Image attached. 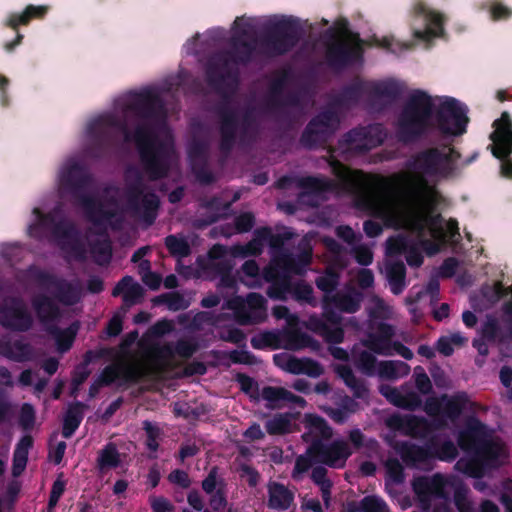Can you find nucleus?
<instances>
[{
    "label": "nucleus",
    "instance_id": "3c124183",
    "mask_svg": "<svg viewBox=\"0 0 512 512\" xmlns=\"http://www.w3.org/2000/svg\"><path fill=\"white\" fill-rule=\"evenodd\" d=\"M121 463L120 453L116 445L107 443L98 453L97 467L100 471L117 468Z\"/></svg>",
    "mask_w": 512,
    "mask_h": 512
},
{
    "label": "nucleus",
    "instance_id": "13d9d810",
    "mask_svg": "<svg viewBox=\"0 0 512 512\" xmlns=\"http://www.w3.org/2000/svg\"><path fill=\"white\" fill-rule=\"evenodd\" d=\"M165 246L171 256L176 258H184L190 255L191 248L188 241L183 237L176 235H168L165 240Z\"/></svg>",
    "mask_w": 512,
    "mask_h": 512
},
{
    "label": "nucleus",
    "instance_id": "69168bd1",
    "mask_svg": "<svg viewBox=\"0 0 512 512\" xmlns=\"http://www.w3.org/2000/svg\"><path fill=\"white\" fill-rule=\"evenodd\" d=\"M250 342L251 346L257 350H262L268 347L272 349L280 348L279 336L272 331H265L259 335L253 336Z\"/></svg>",
    "mask_w": 512,
    "mask_h": 512
},
{
    "label": "nucleus",
    "instance_id": "09e8293b",
    "mask_svg": "<svg viewBox=\"0 0 512 512\" xmlns=\"http://www.w3.org/2000/svg\"><path fill=\"white\" fill-rule=\"evenodd\" d=\"M284 347L293 351L303 348L317 350L320 345L316 339L305 332L291 331L286 334V344Z\"/></svg>",
    "mask_w": 512,
    "mask_h": 512
},
{
    "label": "nucleus",
    "instance_id": "473e14b6",
    "mask_svg": "<svg viewBox=\"0 0 512 512\" xmlns=\"http://www.w3.org/2000/svg\"><path fill=\"white\" fill-rule=\"evenodd\" d=\"M122 296L123 304L130 307L140 301L144 295L142 286L135 282L132 276L126 275L121 278L112 290V296Z\"/></svg>",
    "mask_w": 512,
    "mask_h": 512
},
{
    "label": "nucleus",
    "instance_id": "f704fd0d",
    "mask_svg": "<svg viewBox=\"0 0 512 512\" xmlns=\"http://www.w3.org/2000/svg\"><path fill=\"white\" fill-rule=\"evenodd\" d=\"M199 350V343L197 340L178 339L174 345V347L170 345H164L156 348V354L160 358L171 359L175 356H179L183 359H190L197 351Z\"/></svg>",
    "mask_w": 512,
    "mask_h": 512
},
{
    "label": "nucleus",
    "instance_id": "338daca9",
    "mask_svg": "<svg viewBox=\"0 0 512 512\" xmlns=\"http://www.w3.org/2000/svg\"><path fill=\"white\" fill-rule=\"evenodd\" d=\"M142 425V429L145 431L146 435L145 445L147 449L151 452H156L159 448L158 440L162 435V430L159 428V426L148 420H145Z\"/></svg>",
    "mask_w": 512,
    "mask_h": 512
},
{
    "label": "nucleus",
    "instance_id": "c03bdc74",
    "mask_svg": "<svg viewBox=\"0 0 512 512\" xmlns=\"http://www.w3.org/2000/svg\"><path fill=\"white\" fill-rule=\"evenodd\" d=\"M297 186L310 194H321L332 191L335 187L333 180L326 177L304 176L296 179Z\"/></svg>",
    "mask_w": 512,
    "mask_h": 512
},
{
    "label": "nucleus",
    "instance_id": "2eb2a0df",
    "mask_svg": "<svg viewBox=\"0 0 512 512\" xmlns=\"http://www.w3.org/2000/svg\"><path fill=\"white\" fill-rule=\"evenodd\" d=\"M386 137V132L381 124L359 126L349 130L338 141L342 153L365 154L380 146Z\"/></svg>",
    "mask_w": 512,
    "mask_h": 512
},
{
    "label": "nucleus",
    "instance_id": "dca6fc26",
    "mask_svg": "<svg viewBox=\"0 0 512 512\" xmlns=\"http://www.w3.org/2000/svg\"><path fill=\"white\" fill-rule=\"evenodd\" d=\"M38 282L53 300L65 306L76 305L82 298V284L76 279L69 281L53 273L44 272L34 266V282Z\"/></svg>",
    "mask_w": 512,
    "mask_h": 512
},
{
    "label": "nucleus",
    "instance_id": "a18cd8bd",
    "mask_svg": "<svg viewBox=\"0 0 512 512\" xmlns=\"http://www.w3.org/2000/svg\"><path fill=\"white\" fill-rule=\"evenodd\" d=\"M429 446L432 453V460L438 459L444 462H452L458 456V449L451 440L440 442L436 437L429 440Z\"/></svg>",
    "mask_w": 512,
    "mask_h": 512
},
{
    "label": "nucleus",
    "instance_id": "0eeeda50",
    "mask_svg": "<svg viewBox=\"0 0 512 512\" xmlns=\"http://www.w3.org/2000/svg\"><path fill=\"white\" fill-rule=\"evenodd\" d=\"M460 152L452 145L434 146L411 156L407 167L427 177L450 179L459 174Z\"/></svg>",
    "mask_w": 512,
    "mask_h": 512
},
{
    "label": "nucleus",
    "instance_id": "ea45409f",
    "mask_svg": "<svg viewBox=\"0 0 512 512\" xmlns=\"http://www.w3.org/2000/svg\"><path fill=\"white\" fill-rule=\"evenodd\" d=\"M337 375L345 385L352 391L353 396L358 399H365L369 395V389L363 379L357 378L348 365H338L335 369Z\"/></svg>",
    "mask_w": 512,
    "mask_h": 512
},
{
    "label": "nucleus",
    "instance_id": "052dcab7",
    "mask_svg": "<svg viewBox=\"0 0 512 512\" xmlns=\"http://www.w3.org/2000/svg\"><path fill=\"white\" fill-rule=\"evenodd\" d=\"M154 305L165 304L171 311L184 310L188 307L183 295L178 292L164 293L152 300Z\"/></svg>",
    "mask_w": 512,
    "mask_h": 512
},
{
    "label": "nucleus",
    "instance_id": "49530a36",
    "mask_svg": "<svg viewBox=\"0 0 512 512\" xmlns=\"http://www.w3.org/2000/svg\"><path fill=\"white\" fill-rule=\"evenodd\" d=\"M102 355V351H86L83 356V361L73 370L71 381L72 386H81L87 380L91 374V371L88 368L89 364L97 359H100Z\"/></svg>",
    "mask_w": 512,
    "mask_h": 512
},
{
    "label": "nucleus",
    "instance_id": "6e6d98bb",
    "mask_svg": "<svg viewBox=\"0 0 512 512\" xmlns=\"http://www.w3.org/2000/svg\"><path fill=\"white\" fill-rule=\"evenodd\" d=\"M317 331L327 343L339 344L344 340V330L339 325L331 326L323 320H317L315 323Z\"/></svg>",
    "mask_w": 512,
    "mask_h": 512
},
{
    "label": "nucleus",
    "instance_id": "a19ab883",
    "mask_svg": "<svg viewBox=\"0 0 512 512\" xmlns=\"http://www.w3.org/2000/svg\"><path fill=\"white\" fill-rule=\"evenodd\" d=\"M86 405L80 401H75L68 406L63 418L62 436L70 438L80 426Z\"/></svg>",
    "mask_w": 512,
    "mask_h": 512
},
{
    "label": "nucleus",
    "instance_id": "c85d7f7f",
    "mask_svg": "<svg viewBox=\"0 0 512 512\" xmlns=\"http://www.w3.org/2000/svg\"><path fill=\"white\" fill-rule=\"evenodd\" d=\"M34 314L38 317L45 331L51 325H57L62 317V312L57 303L51 297L45 295H34Z\"/></svg>",
    "mask_w": 512,
    "mask_h": 512
},
{
    "label": "nucleus",
    "instance_id": "6ab92c4d",
    "mask_svg": "<svg viewBox=\"0 0 512 512\" xmlns=\"http://www.w3.org/2000/svg\"><path fill=\"white\" fill-rule=\"evenodd\" d=\"M51 236L64 253L79 261L86 258V249L81 239V233L72 221L65 218L58 221L52 220Z\"/></svg>",
    "mask_w": 512,
    "mask_h": 512
},
{
    "label": "nucleus",
    "instance_id": "aec40b11",
    "mask_svg": "<svg viewBox=\"0 0 512 512\" xmlns=\"http://www.w3.org/2000/svg\"><path fill=\"white\" fill-rule=\"evenodd\" d=\"M306 454L314 460V463L341 468L351 456V451L343 440H334L327 444L320 438H313Z\"/></svg>",
    "mask_w": 512,
    "mask_h": 512
},
{
    "label": "nucleus",
    "instance_id": "f03ea898",
    "mask_svg": "<svg viewBox=\"0 0 512 512\" xmlns=\"http://www.w3.org/2000/svg\"><path fill=\"white\" fill-rule=\"evenodd\" d=\"M466 105L446 97L435 110L432 97L424 90H414L404 102L398 117L396 135L403 144H412L436 128L443 136H460L469 122Z\"/></svg>",
    "mask_w": 512,
    "mask_h": 512
},
{
    "label": "nucleus",
    "instance_id": "864d4df0",
    "mask_svg": "<svg viewBox=\"0 0 512 512\" xmlns=\"http://www.w3.org/2000/svg\"><path fill=\"white\" fill-rule=\"evenodd\" d=\"M468 402V394L466 392H458L445 400L443 414L449 419L455 420L460 417Z\"/></svg>",
    "mask_w": 512,
    "mask_h": 512
},
{
    "label": "nucleus",
    "instance_id": "423d86ee",
    "mask_svg": "<svg viewBox=\"0 0 512 512\" xmlns=\"http://www.w3.org/2000/svg\"><path fill=\"white\" fill-rule=\"evenodd\" d=\"M324 48V63L333 72L339 73L362 62L363 40L359 33L349 28V22L342 19L337 27L327 28L321 35Z\"/></svg>",
    "mask_w": 512,
    "mask_h": 512
},
{
    "label": "nucleus",
    "instance_id": "e2e57ef3",
    "mask_svg": "<svg viewBox=\"0 0 512 512\" xmlns=\"http://www.w3.org/2000/svg\"><path fill=\"white\" fill-rule=\"evenodd\" d=\"M291 419L288 414H276L265 423L269 435H284L290 432Z\"/></svg>",
    "mask_w": 512,
    "mask_h": 512
},
{
    "label": "nucleus",
    "instance_id": "b1692460",
    "mask_svg": "<svg viewBox=\"0 0 512 512\" xmlns=\"http://www.w3.org/2000/svg\"><path fill=\"white\" fill-rule=\"evenodd\" d=\"M312 256V249L310 247L302 249L297 254L282 251L275 258V263L277 268L284 273L303 276L306 274L307 267L312 262Z\"/></svg>",
    "mask_w": 512,
    "mask_h": 512
},
{
    "label": "nucleus",
    "instance_id": "7c9ffc66",
    "mask_svg": "<svg viewBox=\"0 0 512 512\" xmlns=\"http://www.w3.org/2000/svg\"><path fill=\"white\" fill-rule=\"evenodd\" d=\"M268 502L270 509L277 511L288 510L294 502L295 494L286 485L277 481L267 484Z\"/></svg>",
    "mask_w": 512,
    "mask_h": 512
},
{
    "label": "nucleus",
    "instance_id": "37998d69",
    "mask_svg": "<svg viewBox=\"0 0 512 512\" xmlns=\"http://www.w3.org/2000/svg\"><path fill=\"white\" fill-rule=\"evenodd\" d=\"M306 424L310 432L302 435L305 442H311V434H314V438H320L322 440H329L332 437V428L323 417L316 414H307Z\"/></svg>",
    "mask_w": 512,
    "mask_h": 512
},
{
    "label": "nucleus",
    "instance_id": "4d7b16f0",
    "mask_svg": "<svg viewBox=\"0 0 512 512\" xmlns=\"http://www.w3.org/2000/svg\"><path fill=\"white\" fill-rule=\"evenodd\" d=\"M90 251L98 264H109L112 258V243L109 238L98 239L91 244Z\"/></svg>",
    "mask_w": 512,
    "mask_h": 512
},
{
    "label": "nucleus",
    "instance_id": "412c9836",
    "mask_svg": "<svg viewBox=\"0 0 512 512\" xmlns=\"http://www.w3.org/2000/svg\"><path fill=\"white\" fill-rule=\"evenodd\" d=\"M0 325L11 331H26L32 327V315L20 297L7 296L2 299Z\"/></svg>",
    "mask_w": 512,
    "mask_h": 512
},
{
    "label": "nucleus",
    "instance_id": "20e7f679",
    "mask_svg": "<svg viewBox=\"0 0 512 512\" xmlns=\"http://www.w3.org/2000/svg\"><path fill=\"white\" fill-rule=\"evenodd\" d=\"M458 446L469 458H460L455 469L472 478H482L489 470L501 465L503 446L487 439V428L477 417L467 419L465 428L458 435Z\"/></svg>",
    "mask_w": 512,
    "mask_h": 512
},
{
    "label": "nucleus",
    "instance_id": "4c0bfd02",
    "mask_svg": "<svg viewBox=\"0 0 512 512\" xmlns=\"http://www.w3.org/2000/svg\"><path fill=\"white\" fill-rule=\"evenodd\" d=\"M79 327V322L74 321L65 329L60 328L58 324L51 325L46 332L55 340L57 351L65 353L71 349Z\"/></svg>",
    "mask_w": 512,
    "mask_h": 512
},
{
    "label": "nucleus",
    "instance_id": "9d476101",
    "mask_svg": "<svg viewBox=\"0 0 512 512\" xmlns=\"http://www.w3.org/2000/svg\"><path fill=\"white\" fill-rule=\"evenodd\" d=\"M219 119L220 143L219 149L223 153H230L237 140V134L241 140H245L251 132L256 131V118L253 108H247L239 125L237 111L228 105H221L217 109Z\"/></svg>",
    "mask_w": 512,
    "mask_h": 512
},
{
    "label": "nucleus",
    "instance_id": "c9c22d12",
    "mask_svg": "<svg viewBox=\"0 0 512 512\" xmlns=\"http://www.w3.org/2000/svg\"><path fill=\"white\" fill-rule=\"evenodd\" d=\"M140 377L141 372L136 367L128 366L125 368H119L118 366L111 364L107 365L102 370L97 379L100 381V385L110 386L118 378H122L129 383H136L139 381Z\"/></svg>",
    "mask_w": 512,
    "mask_h": 512
},
{
    "label": "nucleus",
    "instance_id": "bb28decb",
    "mask_svg": "<svg viewBox=\"0 0 512 512\" xmlns=\"http://www.w3.org/2000/svg\"><path fill=\"white\" fill-rule=\"evenodd\" d=\"M445 477L436 473L431 477L418 476L412 481V488L421 501L429 500L432 496L441 497L446 486Z\"/></svg>",
    "mask_w": 512,
    "mask_h": 512
},
{
    "label": "nucleus",
    "instance_id": "6e6552de",
    "mask_svg": "<svg viewBox=\"0 0 512 512\" xmlns=\"http://www.w3.org/2000/svg\"><path fill=\"white\" fill-rule=\"evenodd\" d=\"M302 36V28L294 17H282L269 24L259 41L256 54L267 57L283 56L296 47ZM257 43L256 39H253Z\"/></svg>",
    "mask_w": 512,
    "mask_h": 512
},
{
    "label": "nucleus",
    "instance_id": "4468645a",
    "mask_svg": "<svg viewBox=\"0 0 512 512\" xmlns=\"http://www.w3.org/2000/svg\"><path fill=\"white\" fill-rule=\"evenodd\" d=\"M412 35L415 39L430 43L445 35L444 14L429 8L423 1H416L412 7Z\"/></svg>",
    "mask_w": 512,
    "mask_h": 512
},
{
    "label": "nucleus",
    "instance_id": "a878e982",
    "mask_svg": "<svg viewBox=\"0 0 512 512\" xmlns=\"http://www.w3.org/2000/svg\"><path fill=\"white\" fill-rule=\"evenodd\" d=\"M401 460L408 468H419L421 465H431L432 453L429 441L425 446L412 442H402L397 448Z\"/></svg>",
    "mask_w": 512,
    "mask_h": 512
},
{
    "label": "nucleus",
    "instance_id": "603ef678",
    "mask_svg": "<svg viewBox=\"0 0 512 512\" xmlns=\"http://www.w3.org/2000/svg\"><path fill=\"white\" fill-rule=\"evenodd\" d=\"M409 371V365L403 361L387 360L378 363V375L384 379L394 380L408 375Z\"/></svg>",
    "mask_w": 512,
    "mask_h": 512
},
{
    "label": "nucleus",
    "instance_id": "72a5a7b5",
    "mask_svg": "<svg viewBox=\"0 0 512 512\" xmlns=\"http://www.w3.org/2000/svg\"><path fill=\"white\" fill-rule=\"evenodd\" d=\"M364 93V85L360 80L344 86L341 91L333 97L327 107L335 108H351L358 104Z\"/></svg>",
    "mask_w": 512,
    "mask_h": 512
},
{
    "label": "nucleus",
    "instance_id": "39448f33",
    "mask_svg": "<svg viewBox=\"0 0 512 512\" xmlns=\"http://www.w3.org/2000/svg\"><path fill=\"white\" fill-rule=\"evenodd\" d=\"M234 27L229 48L211 57L205 68L206 81L217 92H223L228 79L238 81V72L230 69V63L246 66L255 58L256 42L245 39L252 28L250 22L237 17Z\"/></svg>",
    "mask_w": 512,
    "mask_h": 512
},
{
    "label": "nucleus",
    "instance_id": "7ed1b4c3",
    "mask_svg": "<svg viewBox=\"0 0 512 512\" xmlns=\"http://www.w3.org/2000/svg\"><path fill=\"white\" fill-rule=\"evenodd\" d=\"M441 195L429 187L425 179L411 183L403 195L406 211L402 212L390 203H372L367 197L363 199L371 205V213L383 221L388 228H399L402 222L423 234L427 226H438L443 217L435 213L440 203Z\"/></svg>",
    "mask_w": 512,
    "mask_h": 512
},
{
    "label": "nucleus",
    "instance_id": "cd10ccee",
    "mask_svg": "<svg viewBox=\"0 0 512 512\" xmlns=\"http://www.w3.org/2000/svg\"><path fill=\"white\" fill-rule=\"evenodd\" d=\"M265 279L270 283L267 288L269 298L278 301H286L291 292L292 278L278 268L265 271Z\"/></svg>",
    "mask_w": 512,
    "mask_h": 512
},
{
    "label": "nucleus",
    "instance_id": "ddd939ff",
    "mask_svg": "<svg viewBox=\"0 0 512 512\" xmlns=\"http://www.w3.org/2000/svg\"><path fill=\"white\" fill-rule=\"evenodd\" d=\"M60 185L69 192L88 212L96 207V199L87 193L93 177L87 168L78 163L68 164L60 173Z\"/></svg>",
    "mask_w": 512,
    "mask_h": 512
},
{
    "label": "nucleus",
    "instance_id": "5701e85b",
    "mask_svg": "<svg viewBox=\"0 0 512 512\" xmlns=\"http://www.w3.org/2000/svg\"><path fill=\"white\" fill-rule=\"evenodd\" d=\"M503 323L501 327L496 317L488 315L481 326V336L485 341L499 344L512 343V301L503 305Z\"/></svg>",
    "mask_w": 512,
    "mask_h": 512
},
{
    "label": "nucleus",
    "instance_id": "8fccbe9b",
    "mask_svg": "<svg viewBox=\"0 0 512 512\" xmlns=\"http://www.w3.org/2000/svg\"><path fill=\"white\" fill-rule=\"evenodd\" d=\"M30 446H32V435L26 434L14 451L12 464V475L14 477L20 476L24 471L28 459V448Z\"/></svg>",
    "mask_w": 512,
    "mask_h": 512
},
{
    "label": "nucleus",
    "instance_id": "9b49d317",
    "mask_svg": "<svg viewBox=\"0 0 512 512\" xmlns=\"http://www.w3.org/2000/svg\"><path fill=\"white\" fill-rule=\"evenodd\" d=\"M143 177L136 172L132 181L126 179L124 196L127 210L146 225L154 224L160 208V199L154 191H146Z\"/></svg>",
    "mask_w": 512,
    "mask_h": 512
},
{
    "label": "nucleus",
    "instance_id": "a211bd4d",
    "mask_svg": "<svg viewBox=\"0 0 512 512\" xmlns=\"http://www.w3.org/2000/svg\"><path fill=\"white\" fill-rule=\"evenodd\" d=\"M124 112H132L144 120H156L166 117L165 103L161 96L152 89L131 92L123 107Z\"/></svg>",
    "mask_w": 512,
    "mask_h": 512
},
{
    "label": "nucleus",
    "instance_id": "58836bf2",
    "mask_svg": "<svg viewBox=\"0 0 512 512\" xmlns=\"http://www.w3.org/2000/svg\"><path fill=\"white\" fill-rule=\"evenodd\" d=\"M31 20L32 4H28L22 13H13L8 17L6 27L12 29L16 33V37L14 40L4 43V49L7 52H12L21 43L23 35L20 33V27L28 26Z\"/></svg>",
    "mask_w": 512,
    "mask_h": 512
},
{
    "label": "nucleus",
    "instance_id": "e433bc0d",
    "mask_svg": "<svg viewBox=\"0 0 512 512\" xmlns=\"http://www.w3.org/2000/svg\"><path fill=\"white\" fill-rule=\"evenodd\" d=\"M0 355L17 362L28 361L32 359V345L4 336L0 338Z\"/></svg>",
    "mask_w": 512,
    "mask_h": 512
},
{
    "label": "nucleus",
    "instance_id": "1a4fd4ad",
    "mask_svg": "<svg viewBox=\"0 0 512 512\" xmlns=\"http://www.w3.org/2000/svg\"><path fill=\"white\" fill-rule=\"evenodd\" d=\"M291 77L292 73L290 70H281L277 76L270 81L268 87L267 109L277 120L283 123H290L292 121L290 108H304L308 95V89L305 86L290 90L283 95L284 88L290 82Z\"/></svg>",
    "mask_w": 512,
    "mask_h": 512
},
{
    "label": "nucleus",
    "instance_id": "680f3d73",
    "mask_svg": "<svg viewBox=\"0 0 512 512\" xmlns=\"http://www.w3.org/2000/svg\"><path fill=\"white\" fill-rule=\"evenodd\" d=\"M340 275L333 268H327L325 272L315 280L317 288L326 295L332 293L339 285Z\"/></svg>",
    "mask_w": 512,
    "mask_h": 512
},
{
    "label": "nucleus",
    "instance_id": "bf43d9fd",
    "mask_svg": "<svg viewBox=\"0 0 512 512\" xmlns=\"http://www.w3.org/2000/svg\"><path fill=\"white\" fill-rule=\"evenodd\" d=\"M393 342L385 341L373 333H368L366 339L362 340V345L374 354L381 356H392L391 346Z\"/></svg>",
    "mask_w": 512,
    "mask_h": 512
},
{
    "label": "nucleus",
    "instance_id": "2f4dec72",
    "mask_svg": "<svg viewBox=\"0 0 512 512\" xmlns=\"http://www.w3.org/2000/svg\"><path fill=\"white\" fill-rule=\"evenodd\" d=\"M363 294L352 288L347 292H336L332 295H325V303H332V306L340 312L352 314L361 307Z\"/></svg>",
    "mask_w": 512,
    "mask_h": 512
},
{
    "label": "nucleus",
    "instance_id": "f8f14e48",
    "mask_svg": "<svg viewBox=\"0 0 512 512\" xmlns=\"http://www.w3.org/2000/svg\"><path fill=\"white\" fill-rule=\"evenodd\" d=\"M340 124L336 110L326 107L307 123L299 142L302 147L314 150L325 146L334 135Z\"/></svg>",
    "mask_w": 512,
    "mask_h": 512
},
{
    "label": "nucleus",
    "instance_id": "79ce46f5",
    "mask_svg": "<svg viewBox=\"0 0 512 512\" xmlns=\"http://www.w3.org/2000/svg\"><path fill=\"white\" fill-rule=\"evenodd\" d=\"M386 277L394 295H399L404 291L406 287V267L402 261L387 263Z\"/></svg>",
    "mask_w": 512,
    "mask_h": 512
},
{
    "label": "nucleus",
    "instance_id": "774afa93",
    "mask_svg": "<svg viewBox=\"0 0 512 512\" xmlns=\"http://www.w3.org/2000/svg\"><path fill=\"white\" fill-rule=\"evenodd\" d=\"M290 296L298 302H306L309 304L314 302L313 288L304 281L295 283L292 281Z\"/></svg>",
    "mask_w": 512,
    "mask_h": 512
},
{
    "label": "nucleus",
    "instance_id": "de8ad7c7",
    "mask_svg": "<svg viewBox=\"0 0 512 512\" xmlns=\"http://www.w3.org/2000/svg\"><path fill=\"white\" fill-rule=\"evenodd\" d=\"M403 92L404 84L395 80H387L375 83L371 88L372 95L380 98H387L392 101L399 99Z\"/></svg>",
    "mask_w": 512,
    "mask_h": 512
},
{
    "label": "nucleus",
    "instance_id": "4be33fe9",
    "mask_svg": "<svg viewBox=\"0 0 512 512\" xmlns=\"http://www.w3.org/2000/svg\"><path fill=\"white\" fill-rule=\"evenodd\" d=\"M208 143L199 138H193L188 145V158L191 171L196 180L202 185H210L216 181L213 172L208 168Z\"/></svg>",
    "mask_w": 512,
    "mask_h": 512
},
{
    "label": "nucleus",
    "instance_id": "f3484780",
    "mask_svg": "<svg viewBox=\"0 0 512 512\" xmlns=\"http://www.w3.org/2000/svg\"><path fill=\"white\" fill-rule=\"evenodd\" d=\"M495 130L490 138L493 141L492 154L502 161L501 172L506 177H512V119L507 111L502 112L501 117L493 122Z\"/></svg>",
    "mask_w": 512,
    "mask_h": 512
},
{
    "label": "nucleus",
    "instance_id": "5fc2aeb1",
    "mask_svg": "<svg viewBox=\"0 0 512 512\" xmlns=\"http://www.w3.org/2000/svg\"><path fill=\"white\" fill-rule=\"evenodd\" d=\"M353 362L356 368L366 376H374L377 368V358L370 350L352 351Z\"/></svg>",
    "mask_w": 512,
    "mask_h": 512
},
{
    "label": "nucleus",
    "instance_id": "c756f323",
    "mask_svg": "<svg viewBox=\"0 0 512 512\" xmlns=\"http://www.w3.org/2000/svg\"><path fill=\"white\" fill-rule=\"evenodd\" d=\"M247 310L238 313V322L242 325L261 323L265 319L266 299L259 293L251 292L246 297Z\"/></svg>",
    "mask_w": 512,
    "mask_h": 512
},
{
    "label": "nucleus",
    "instance_id": "393cba45",
    "mask_svg": "<svg viewBox=\"0 0 512 512\" xmlns=\"http://www.w3.org/2000/svg\"><path fill=\"white\" fill-rule=\"evenodd\" d=\"M387 425L411 437H425L432 431L431 423L425 417L416 415H393L387 420Z\"/></svg>",
    "mask_w": 512,
    "mask_h": 512
},
{
    "label": "nucleus",
    "instance_id": "0e129e2a",
    "mask_svg": "<svg viewBox=\"0 0 512 512\" xmlns=\"http://www.w3.org/2000/svg\"><path fill=\"white\" fill-rule=\"evenodd\" d=\"M26 253V249L18 243L3 244L0 248L2 258H4L12 267L18 265L23 260Z\"/></svg>",
    "mask_w": 512,
    "mask_h": 512
},
{
    "label": "nucleus",
    "instance_id": "f257e3e1",
    "mask_svg": "<svg viewBox=\"0 0 512 512\" xmlns=\"http://www.w3.org/2000/svg\"><path fill=\"white\" fill-rule=\"evenodd\" d=\"M111 129L121 132L125 142L136 143L143 169L151 181L168 176L174 153L173 144L160 140L146 122L138 124L132 132L126 120L113 113L102 114L88 123L86 132L90 141L85 148L88 157L101 159L104 156L113 142Z\"/></svg>",
    "mask_w": 512,
    "mask_h": 512
}]
</instances>
